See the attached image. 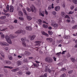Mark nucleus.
<instances>
[{"instance_id": "1", "label": "nucleus", "mask_w": 77, "mask_h": 77, "mask_svg": "<svg viewBox=\"0 0 77 77\" xmlns=\"http://www.w3.org/2000/svg\"><path fill=\"white\" fill-rule=\"evenodd\" d=\"M30 8L31 9V10H30V9L29 8V7H27L26 8V9L27 11H28V12H31V11L32 12H33L34 11H36V8H35V7L33 5H32L30 7Z\"/></svg>"}, {"instance_id": "2", "label": "nucleus", "mask_w": 77, "mask_h": 77, "mask_svg": "<svg viewBox=\"0 0 77 77\" xmlns=\"http://www.w3.org/2000/svg\"><path fill=\"white\" fill-rule=\"evenodd\" d=\"M5 38L8 43L10 44H12V41H11V38H10V37H9L8 35H5Z\"/></svg>"}, {"instance_id": "3", "label": "nucleus", "mask_w": 77, "mask_h": 77, "mask_svg": "<svg viewBox=\"0 0 77 77\" xmlns=\"http://www.w3.org/2000/svg\"><path fill=\"white\" fill-rule=\"evenodd\" d=\"M26 37H24V38H21V41L22 42V45L24 47H26V44L25 42L26 40Z\"/></svg>"}, {"instance_id": "4", "label": "nucleus", "mask_w": 77, "mask_h": 77, "mask_svg": "<svg viewBox=\"0 0 77 77\" xmlns=\"http://www.w3.org/2000/svg\"><path fill=\"white\" fill-rule=\"evenodd\" d=\"M45 60L47 62H48V63H51L53 62V60L51 58L48 57L45 58Z\"/></svg>"}, {"instance_id": "5", "label": "nucleus", "mask_w": 77, "mask_h": 77, "mask_svg": "<svg viewBox=\"0 0 77 77\" xmlns=\"http://www.w3.org/2000/svg\"><path fill=\"white\" fill-rule=\"evenodd\" d=\"M22 33L23 35H24L25 33V31H23V30H19L15 32V34H17L18 33Z\"/></svg>"}, {"instance_id": "6", "label": "nucleus", "mask_w": 77, "mask_h": 77, "mask_svg": "<svg viewBox=\"0 0 77 77\" xmlns=\"http://www.w3.org/2000/svg\"><path fill=\"white\" fill-rule=\"evenodd\" d=\"M51 26L54 27H58L59 26V25L58 24L56 23H51Z\"/></svg>"}, {"instance_id": "7", "label": "nucleus", "mask_w": 77, "mask_h": 77, "mask_svg": "<svg viewBox=\"0 0 77 77\" xmlns=\"http://www.w3.org/2000/svg\"><path fill=\"white\" fill-rule=\"evenodd\" d=\"M46 41L49 43H51L53 41V39L51 38H48L46 39Z\"/></svg>"}, {"instance_id": "8", "label": "nucleus", "mask_w": 77, "mask_h": 77, "mask_svg": "<svg viewBox=\"0 0 77 77\" xmlns=\"http://www.w3.org/2000/svg\"><path fill=\"white\" fill-rule=\"evenodd\" d=\"M10 12H13L14 10V7L12 5H10Z\"/></svg>"}, {"instance_id": "9", "label": "nucleus", "mask_w": 77, "mask_h": 77, "mask_svg": "<svg viewBox=\"0 0 77 77\" xmlns=\"http://www.w3.org/2000/svg\"><path fill=\"white\" fill-rule=\"evenodd\" d=\"M0 45H9L8 44L4 42H0Z\"/></svg>"}, {"instance_id": "10", "label": "nucleus", "mask_w": 77, "mask_h": 77, "mask_svg": "<svg viewBox=\"0 0 77 77\" xmlns=\"http://www.w3.org/2000/svg\"><path fill=\"white\" fill-rule=\"evenodd\" d=\"M26 29L27 30H29V31H31L32 30V28L30 26H27L26 27Z\"/></svg>"}, {"instance_id": "11", "label": "nucleus", "mask_w": 77, "mask_h": 77, "mask_svg": "<svg viewBox=\"0 0 77 77\" xmlns=\"http://www.w3.org/2000/svg\"><path fill=\"white\" fill-rule=\"evenodd\" d=\"M0 54L2 58L3 59H5V54L4 53V52H3L2 51H1L0 52Z\"/></svg>"}, {"instance_id": "12", "label": "nucleus", "mask_w": 77, "mask_h": 77, "mask_svg": "<svg viewBox=\"0 0 77 77\" xmlns=\"http://www.w3.org/2000/svg\"><path fill=\"white\" fill-rule=\"evenodd\" d=\"M60 9V7L59 6H56L55 8V10L56 11H59Z\"/></svg>"}, {"instance_id": "13", "label": "nucleus", "mask_w": 77, "mask_h": 77, "mask_svg": "<svg viewBox=\"0 0 77 77\" xmlns=\"http://www.w3.org/2000/svg\"><path fill=\"white\" fill-rule=\"evenodd\" d=\"M41 41H36L35 42V43H36V45H38V46H41Z\"/></svg>"}, {"instance_id": "14", "label": "nucleus", "mask_w": 77, "mask_h": 77, "mask_svg": "<svg viewBox=\"0 0 77 77\" xmlns=\"http://www.w3.org/2000/svg\"><path fill=\"white\" fill-rule=\"evenodd\" d=\"M4 62H5L8 65H11L12 63V62L9 60H5L4 61Z\"/></svg>"}, {"instance_id": "15", "label": "nucleus", "mask_w": 77, "mask_h": 77, "mask_svg": "<svg viewBox=\"0 0 77 77\" xmlns=\"http://www.w3.org/2000/svg\"><path fill=\"white\" fill-rule=\"evenodd\" d=\"M39 10L40 11V12H39V15H40V16H42V17H44V14H42V12L41 11V9L40 8L39 9Z\"/></svg>"}, {"instance_id": "16", "label": "nucleus", "mask_w": 77, "mask_h": 77, "mask_svg": "<svg viewBox=\"0 0 77 77\" xmlns=\"http://www.w3.org/2000/svg\"><path fill=\"white\" fill-rule=\"evenodd\" d=\"M18 14L20 17H23V13L21 11L18 12Z\"/></svg>"}, {"instance_id": "17", "label": "nucleus", "mask_w": 77, "mask_h": 77, "mask_svg": "<svg viewBox=\"0 0 77 77\" xmlns=\"http://www.w3.org/2000/svg\"><path fill=\"white\" fill-rule=\"evenodd\" d=\"M41 32H42V33L43 35H45V36H49V35L48 34L45 32H44V31H42Z\"/></svg>"}, {"instance_id": "18", "label": "nucleus", "mask_w": 77, "mask_h": 77, "mask_svg": "<svg viewBox=\"0 0 77 77\" xmlns=\"http://www.w3.org/2000/svg\"><path fill=\"white\" fill-rule=\"evenodd\" d=\"M0 35H1V39H3L4 38H5V35H4L2 32H0Z\"/></svg>"}, {"instance_id": "19", "label": "nucleus", "mask_w": 77, "mask_h": 77, "mask_svg": "<svg viewBox=\"0 0 77 77\" xmlns=\"http://www.w3.org/2000/svg\"><path fill=\"white\" fill-rule=\"evenodd\" d=\"M22 63V62L20 61H18L17 62V64L18 66H20V65H21V63Z\"/></svg>"}, {"instance_id": "20", "label": "nucleus", "mask_w": 77, "mask_h": 77, "mask_svg": "<svg viewBox=\"0 0 77 77\" xmlns=\"http://www.w3.org/2000/svg\"><path fill=\"white\" fill-rule=\"evenodd\" d=\"M18 36V35H16V36H15V37L14 36V35H13V34H11L9 36L11 38V39H13V38H14L15 37H17Z\"/></svg>"}, {"instance_id": "21", "label": "nucleus", "mask_w": 77, "mask_h": 77, "mask_svg": "<svg viewBox=\"0 0 77 77\" xmlns=\"http://www.w3.org/2000/svg\"><path fill=\"white\" fill-rule=\"evenodd\" d=\"M25 54L27 56H29V55H30V53L29 52L27 51H25Z\"/></svg>"}, {"instance_id": "22", "label": "nucleus", "mask_w": 77, "mask_h": 77, "mask_svg": "<svg viewBox=\"0 0 77 77\" xmlns=\"http://www.w3.org/2000/svg\"><path fill=\"white\" fill-rule=\"evenodd\" d=\"M36 37V36L35 35H33L31 36V40L32 41V40H33L35 38V37Z\"/></svg>"}, {"instance_id": "23", "label": "nucleus", "mask_w": 77, "mask_h": 77, "mask_svg": "<svg viewBox=\"0 0 77 77\" xmlns=\"http://www.w3.org/2000/svg\"><path fill=\"white\" fill-rule=\"evenodd\" d=\"M8 57L10 60H12V59H13L12 57L10 55H8Z\"/></svg>"}, {"instance_id": "24", "label": "nucleus", "mask_w": 77, "mask_h": 77, "mask_svg": "<svg viewBox=\"0 0 77 77\" xmlns=\"http://www.w3.org/2000/svg\"><path fill=\"white\" fill-rule=\"evenodd\" d=\"M4 68H9V69H12V68H13L12 67L9 66H5Z\"/></svg>"}, {"instance_id": "25", "label": "nucleus", "mask_w": 77, "mask_h": 77, "mask_svg": "<svg viewBox=\"0 0 77 77\" xmlns=\"http://www.w3.org/2000/svg\"><path fill=\"white\" fill-rule=\"evenodd\" d=\"M61 15L62 17H65V13L63 12H62L61 13Z\"/></svg>"}, {"instance_id": "26", "label": "nucleus", "mask_w": 77, "mask_h": 77, "mask_svg": "<svg viewBox=\"0 0 77 77\" xmlns=\"http://www.w3.org/2000/svg\"><path fill=\"white\" fill-rule=\"evenodd\" d=\"M48 33L49 35H53V32H52L50 30L48 31Z\"/></svg>"}, {"instance_id": "27", "label": "nucleus", "mask_w": 77, "mask_h": 77, "mask_svg": "<svg viewBox=\"0 0 77 77\" xmlns=\"http://www.w3.org/2000/svg\"><path fill=\"white\" fill-rule=\"evenodd\" d=\"M27 18L28 21H30V20H31L32 19V17L29 16H27Z\"/></svg>"}, {"instance_id": "28", "label": "nucleus", "mask_w": 77, "mask_h": 77, "mask_svg": "<svg viewBox=\"0 0 77 77\" xmlns=\"http://www.w3.org/2000/svg\"><path fill=\"white\" fill-rule=\"evenodd\" d=\"M18 68H16L14 69H13L11 70V71L12 72H15V71H18Z\"/></svg>"}, {"instance_id": "29", "label": "nucleus", "mask_w": 77, "mask_h": 77, "mask_svg": "<svg viewBox=\"0 0 77 77\" xmlns=\"http://www.w3.org/2000/svg\"><path fill=\"white\" fill-rule=\"evenodd\" d=\"M45 70L46 71H48L49 73H51V70H50V69L48 68L47 69V68H46Z\"/></svg>"}, {"instance_id": "30", "label": "nucleus", "mask_w": 77, "mask_h": 77, "mask_svg": "<svg viewBox=\"0 0 77 77\" xmlns=\"http://www.w3.org/2000/svg\"><path fill=\"white\" fill-rule=\"evenodd\" d=\"M72 2L74 3L75 5H77V0H72Z\"/></svg>"}, {"instance_id": "31", "label": "nucleus", "mask_w": 77, "mask_h": 77, "mask_svg": "<svg viewBox=\"0 0 77 77\" xmlns=\"http://www.w3.org/2000/svg\"><path fill=\"white\" fill-rule=\"evenodd\" d=\"M71 61H72V62H73V63H74V62H75V58H71Z\"/></svg>"}, {"instance_id": "32", "label": "nucleus", "mask_w": 77, "mask_h": 77, "mask_svg": "<svg viewBox=\"0 0 77 77\" xmlns=\"http://www.w3.org/2000/svg\"><path fill=\"white\" fill-rule=\"evenodd\" d=\"M23 11L24 14H25V15H27V14L26 13V9H25V8H23Z\"/></svg>"}, {"instance_id": "33", "label": "nucleus", "mask_w": 77, "mask_h": 77, "mask_svg": "<svg viewBox=\"0 0 77 77\" xmlns=\"http://www.w3.org/2000/svg\"><path fill=\"white\" fill-rule=\"evenodd\" d=\"M43 27L45 29H47L48 28V26L45 24H43Z\"/></svg>"}, {"instance_id": "34", "label": "nucleus", "mask_w": 77, "mask_h": 77, "mask_svg": "<svg viewBox=\"0 0 77 77\" xmlns=\"http://www.w3.org/2000/svg\"><path fill=\"white\" fill-rule=\"evenodd\" d=\"M66 76V74L65 73H64L63 74L61 75L60 77H65Z\"/></svg>"}, {"instance_id": "35", "label": "nucleus", "mask_w": 77, "mask_h": 77, "mask_svg": "<svg viewBox=\"0 0 77 77\" xmlns=\"http://www.w3.org/2000/svg\"><path fill=\"white\" fill-rule=\"evenodd\" d=\"M5 18H6L5 16H3L0 17V19H1L2 20H4V19H5Z\"/></svg>"}, {"instance_id": "36", "label": "nucleus", "mask_w": 77, "mask_h": 77, "mask_svg": "<svg viewBox=\"0 0 77 77\" xmlns=\"http://www.w3.org/2000/svg\"><path fill=\"white\" fill-rule=\"evenodd\" d=\"M77 25H75L74 26H73L72 29H77Z\"/></svg>"}, {"instance_id": "37", "label": "nucleus", "mask_w": 77, "mask_h": 77, "mask_svg": "<svg viewBox=\"0 0 77 77\" xmlns=\"http://www.w3.org/2000/svg\"><path fill=\"white\" fill-rule=\"evenodd\" d=\"M42 20H41V19H39L38 20V21H36V23H42Z\"/></svg>"}, {"instance_id": "38", "label": "nucleus", "mask_w": 77, "mask_h": 77, "mask_svg": "<svg viewBox=\"0 0 77 77\" xmlns=\"http://www.w3.org/2000/svg\"><path fill=\"white\" fill-rule=\"evenodd\" d=\"M66 70V69H65V68H63L62 69H61V71H63V72H64V71H65Z\"/></svg>"}, {"instance_id": "39", "label": "nucleus", "mask_w": 77, "mask_h": 77, "mask_svg": "<svg viewBox=\"0 0 77 77\" xmlns=\"http://www.w3.org/2000/svg\"><path fill=\"white\" fill-rule=\"evenodd\" d=\"M10 29H11V30H13L14 29V27L13 26H12L11 25L10 26H9Z\"/></svg>"}, {"instance_id": "40", "label": "nucleus", "mask_w": 77, "mask_h": 77, "mask_svg": "<svg viewBox=\"0 0 77 77\" xmlns=\"http://www.w3.org/2000/svg\"><path fill=\"white\" fill-rule=\"evenodd\" d=\"M6 8L8 11H9V5H7Z\"/></svg>"}, {"instance_id": "41", "label": "nucleus", "mask_w": 77, "mask_h": 77, "mask_svg": "<svg viewBox=\"0 0 77 77\" xmlns=\"http://www.w3.org/2000/svg\"><path fill=\"white\" fill-rule=\"evenodd\" d=\"M19 20H21V21H23L24 20V18L21 17H19Z\"/></svg>"}, {"instance_id": "42", "label": "nucleus", "mask_w": 77, "mask_h": 77, "mask_svg": "<svg viewBox=\"0 0 77 77\" xmlns=\"http://www.w3.org/2000/svg\"><path fill=\"white\" fill-rule=\"evenodd\" d=\"M5 15H6L7 17H9L10 16V14L9 13L5 14Z\"/></svg>"}, {"instance_id": "43", "label": "nucleus", "mask_w": 77, "mask_h": 77, "mask_svg": "<svg viewBox=\"0 0 77 77\" xmlns=\"http://www.w3.org/2000/svg\"><path fill=\"white\" fill-rule=\"evenodd\" d=\"M74 8V5H72L71 6V9L72 10Z\"/></svg>"}, {"instance_id": "44", "label": "nucleus", "mask_w": 77, "mask_h": 77, "mask_svg": "<svg viewBox=\"0 0 77 77\" xmlns=\"http://www.w3.org/2000/svg\"><path fill=\"white\" fill-rule=\"evenodd\" d=\"M65 52H66V51H63L62 53V54H65Z\"/></svg>"}, {"instance_id": "45", "label": "nucleus", "mask_w": 77, "mask_h": 77, "mask_svg": "<svg viewBox=\"0 0 77 77\" xmlns=\"http://www.w3.org/2000/svg\"><path fill=\"white\" fill-rule=\"evenodd\" d=\"M52 14H53L54 15H55L56 14V12L55 11H54L52 12Z\"/></svg>"}, {"instance_id": "46", "label": "nucleus", "mask_w": 77, "mask_h": 77, "mask_svg": "<svg viewBox=\"0 0 77 77\" xmlns=\"http://www.w3.org/2000/svg\"><path fill=\"white\" fill-rule=\"evenodd\" d=\"M61 53V52L59 53H57V56H60Z\"/></svg>"}, {"instance_id": "47", "label": "nucleus", "mask_w": 77, "mask_h": 77, "mask_svg": "<svg viewBox=\"0 0 77 77\" xmlns=\"http://www.w3.org/2000/svg\"><path fill=\"white\" fill-rule=\"evenodd\" d=\"M26 74L27 75H29L30 74V72H26Z\"/></svg>"}, {"instance_id": "48", "label": "nucleus", "mask_w": 77, "mask_h": 77, "mask_svg": "<svg viewBox=\"0 0 77 77\" xmlns=\"http://www.w3.org/2000/svg\"><path fill=\"white\" fill-rule=\"evenodd\" d=\"M44 77H47V73H45L43 75Z\"/></svg>"}, {"instance_id": "49", "label": "nucleus", "mask_w": 77, "mask_h": 77, "mask_svg": "<svg viewBox=\"0 0 77 77\" xmlns=\"http://www.w3.org/2000/svg\"><path fill=\"white\" fill-rule=\"evenodd\" d=\"M51 9V6L49 5L48 7V10H50V9Z\"/></svg>"}, {"instance_id": "50", "label": "nucleus", "mask_w": 77, "mask_h": 77, "mask_svg": "<svg viewBox=\"0 0 77 77\" xmlns=\"http://www.w3.org/2000/svg\"><path fill=\"white\" fill-rule=\"evenodd\" d=\"M73 13H74V12L72 11H70L69 13V14H72Z\"/></svg>"}, {"instance_id": "51", "label": "nucleus", "mask_w": 77, "mask_h": 77, "mask_svg": "<svg viewBox=\"0 0 77 77\" xmlns=\"http://www.w3.org/2000/svg\"><path fill=\"white\" fill-rule=\"evenodd\" d=\"M45 14L46 15H48V12L47 11V10H45Z\"/></svg>"}, {"instance_id": "52", "label": "nucleus", "mask_w": 77, "mask_h": 77, "mask_svg": "<svg viewBox=\"0 0 77 77\" xmlns=\"http://www.w3.org/2000/svg\"><path fill=\"white\" fill-rule=\"evenodd\" d=\"M4 22H3V20L0 21V24H4Z\"/></svg>"}, {"instance_id": "53", "label": "nucleus", "mask_w": 77, "mask_h": 77, "mask_svg": "<svg viewBox=\"0 0 77 77\" xmlns=\"http://www.w3.org/2000/svg\"><path fill=\"white\" fill-rule=\"evenodd\" d=\"M14 23H17L18 22V20H15L14 21Z\"/></svg>"}, {"instance_id": "54", "label": "nucleus", "mask_w": 77, "mask_h": 77, "mask_svg": "<svg viewBox=\"0 0 77 77\" xmlns=\"http://www.w3.org/2000/svg\"><path fill=\"white\" fill-rule=\"evenodd\" d=\"M73 72V70L70 71L68 72V73L69 74H71Z\"/></svg>"}, {"instance_id": "55", "label": "nucleus", "mask_w": 77, "mask_h": 77, "mask_svg": "<svg viewBox=\"0 0 77 77\" xmlns=\"http://www.w3.org/2000/svg\"><path fill=\"white\" fill-rule=\"evenodd\" d=\"M5 50H6V51H8V50H9V48H8V47H6L5 48Z\"/></svg>"}, {"instance_id": "56", "label": "nucleus", "mask_w": 77, "mask_h": 77, "mask_svg": "<svg viewBox=\"0 0 77 77\" xmlns=\"http://www.w3.org/2000/svg\"><path fill=\"white\" fill-rule=\"evenodd\" d=\"M6 29H7V28L4 29H3L2 30H1V29L0 28V31H5V30H6Z\"/></svg>"}, {"instance_id": "57", "label": "nucleus", "mask_w": 77, "mask_h": 77, "mask_svg": "<svg viewBox=\"0 0 77 77\" xmlns=\"http://www.w3.org/2000/svg\"><path fill=\"white\" fill-rule=\"evenodd\" d=\"M43 23H45V24H48V23H46V22H45L44 20L43 21Z\"/></svg>"}, {"instance_id": "58", "label": "nucleus", "mask_w": 77, "mask_h": 77, "mask_svg": "<svg viewBox=\"0 0 77 77\" xmlns=\"http://www.w3.org/2000/svg\"><path fill=\"white\" fill-rule=\"evenodd\" d=\"M38 5H41V1H40L39 0L38 1Z\"/></svg>"}, {"instance_id": "59", "label": "nucleus", "mask_w": 77, "mask_h": 77, "mask_svg": "<svg viewBox=\"0 0 77 77\" xmlns=\"http://www.w3.org/2000/svg\"><path fill=\"white\" fill-rule=\"evenodd\" d=\"M65 18H69V16L66 15L65 16Z\"/></svg>"}, {"instance_id": "60", "label": "nucleus", "mask_w": 77, "mask_h": 77, "mask_svg": "<svg viewBox=\"0 0 77 77\" xmlns=\"http://www.w3.org/2000/svg\"><path fill=\"white\" fill-rule=\"evenodd\" d=\"M53 58L54 59V61H56V58L55 57H53Z\"/></svg>"}, {"instance_id": "61", "label": "nucleus", "mask_w": 77, "mask_h": 77, "mask_svg": "<svg viewBox=\"0 0 77 77\" xmlns=\"http://www.w3.org/2000/svg\"><path fill=\"white\" fill-rule=\"evenodd\" d=\"M66 21L68 23H70L71 22V20H70L69 19L67 20Z\"/></svg>"}, {"instance_id": "62", "label": "nucleus", "mask_w": 77, "mask_h": 77, "mask_svg": "<svg viewBox=\"0 0 77 77\" xmlns=\"http://www.w3.org/2000/svg\"><path fill=\"white\" fill-rule=\"evenodd\" d=\"M62 63H58L57 64V65L58 66H60V65H62Z\"/></svg>"}, {"instance_id": "63", "label": "nucleus", "mask_w": 77, "mask_h": 77, "mask_svg": "<svg viewBox=\"0 0 77 77\" xmlns=\"http://www.w3.org/2000/svg\"><path fill=\"white\" fill-rule=\"evenodd\" d=\"M33 65L34 66H37V64L35 63L33 64Z\"/></svg>"}, {"instance_id": "64", "label": "nucleus", "mask_w": 77, "mask_h": 77, "mask_svg": "<svg viewBox=\"0 0 77 77\" xmlns=\"http://www.w3.org/2000/svg\"><path fill=\"white\" fill-rule=\"evenodd\" d=\"M3 11L4 12H5V13H6V12H8V11L7 10H5V9H4Z\"/></svg>"}]
</instances>
